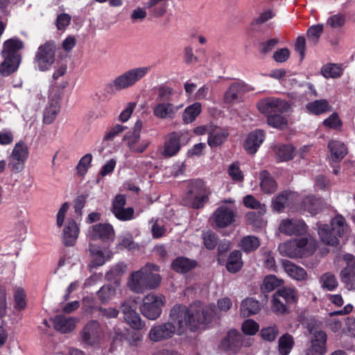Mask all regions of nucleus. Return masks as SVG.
Instances as JSON below:
<instances>
[{"mask_svg":"<svg viewBox=\"0 0 355 355\" xmlns=\"http://www.w3.org/2000/svg\"><path fill=\"white\" fill-rule=\"evenodd\" d=\"M210 192L203 181L195 180L190 184V189L185 198V204L193 208L202 207L208 200Z\"/></svg>","mask_w":355,"mask_h":355,"instance_id":"10","label":"nucleus"},{"mask_svg":"<svg viewBox=\"0 0 355 355\" xmlns=\"http://www.w3.org/2000/svg\"><path fill=\"white\" fill-rule=\"evenodd\" d=\"M29 150L27 144L22 140L17 142L8 157V166L15 173L21 172L28 159Z\"/></svg>","mask_w":355,"mask_h":355,"instance_id":"11","label":"nucleus"},{"mask_svg":"<svg viewBox=\"0 0 355 355\" xmlns=\"http://www.w3.org/2000/svg\"><path fill=\"white\" fill-rule=\"evenodd\" d=\"M306 108L310 113L319 115L329 111V105L327 100L320 99L307 103Z\"/></svg>","mask_w":355,"mask_h":355,"instance_id":"41","label":"nucleus"},{"mask_svg":"<svg viewBox=\"0 0 355 355\" xmlns=\"http://www.w3.org/2000/svg\"><path fill=\"white\" fill-rule=\"evenodd\" d=\"M277 158L280 162L291 159L294 155V148L291 145L279 144L274 148Z\"/></svg>","mask_w":355,"mask_h":355,"instance_id":"40","label":"nucleus"},{"mask_svg":"<svg viewBox=\"0 0 355 355\" xmlns=\"http://www.w3.org/2000/svg\"><path fill=\"white\" fill-rule=\"evenodd\" d=\"M127 266L124 263H118L106 273V278L109 281L117 283L116 278L121 276L126 271Z\"/></svg>","mask_w":355,"mask_h":355,"instance_id":"51","label":"nucleus"},{"mask_svg":"<svg viewBox=\"0 0 355 355\" xmlns=\"http://www.w3.org/2000/svg\"><path fill=\"white\" fill-rule=\"evenodd\" d=\"M116 295V288L113 286L106 285L101 288L98 291L100 300L105 303L112 299Z\"/></svg>","mask_w":355,"mask_h":355,"instance_id":"55","label":"nucleus"},{"mask_svg":"<svg viewBox=\"0 0 355 355\" xmlns=\"http://www.w3.org/2000/svg\"><path fill=\"white\" fill-rule=\"evenodd\" d=\"M251 89L243 83H232L225 94V101L232 103L238 98L240 92L250 91Z\"/></svg>","mask_w":355,"mask_h":355,"instance_id":"37","label":"nucleus"},{"mask_svg":"<svg viewBox=\"0 0 355 355\" xmlns=\"http://www.w3.org/2000/svg\"><path fill=\"white\" fill-rule=\"evenodd\" d=\"M228 135L227 130L220 127H212L209 132L208 144L211 148L219 146L226 141Z\"/></svg>","mask_w":355,"mask_h":355,"instance_id":"27","label":"nucleus"},{"mask_svg":"<svg viewBox=\"0 0 355 355\" xmlns=\"http://www.w3.org/2000/svg\"><path fill=\"white\" fill-rule=\"evenodd\" d=\"M261 309L259 301L253 298L243 300L241 305V312L244 317L257 313Z\"/></svg>","mask_w":355,"mask_h":355,"instance_id":"39","label":"nucleus"},{"mask_svg":"<svg viewBox=\"0 0 355 355\" xmlns=\"http://www.w3.org/2000/svg\"><path fill=\"white\" fill-rule=\"evenodd\" d=\"M283 283V281L277 278L275 275H268L265 277L261 290L263 292H270L275 290L277 287L279 286Z\"/></svg>","mask_w":355,"mask_h":355,"instance_id":"52","label":"nucleus"},{"mask_svg":"<svg viewBox=\"0 0 355 355\" xmlns=\"http://www.w3.org/2000/svg\"><path fill=\"white\" fill-rule=\"evenodd\" d=\"M283 267L285 272L295 280L302 281L307 277V273L304 268L296 266L290 261H284Z\"/></svg>","mask_w":355,"mask_h":355,"instance_id":"31","label":"nucleus"},{"mask_svg":"<svg viewBox=\"0 0 355 355\" xmlns=\"http://www.w3.org/2000/svg\"><path fill=\"white\" fill-rule=\"evenodd\" d=\"M23 43L17 39H10L3 44L2 56L3 62L0 65V73L3 76H8L17 70L20 62L19 50L22 49Z\"/></svg>","mask_w":355,"mask_h":355,"instance_id":"5","label":"nucleus"},{"mask_svg":"<svg viewBox=\"0 0 355 355\" xmlns=\"http://www.w3.org/2000/svg\"><path fill=\"white\" fill-rule=\"evenodd\" d=\"M340 279L347 289L355 290V270L342 269Z\"/></svg>","mask_w":355,"mask_h":355,"instance_id":"50","label":"nucleus"},{"mask_svg":"<svg viewBox=\"0 0 355 355\" xmlns=\"http://www.w3.org/2000/svg\"><path fill=\"white\" fill-rule=\"evenodd\" d=\"M89 252L92 257L91 262L89 264L90 269L103 266L110 259L109 254L105 255L102 250L91 244L89 245Z\"/></svg>","mask_w":355,"mask_h":355,"instance_id":"32","label":"nucleus"},{"mask_svg":"<svg viewBox=\"0 0 355 355\" xmlns=\"http://www.w3.org/2000/svg\"><path fill=\"white\" fill-rule=\"evenodd\" d=\"M277 334L278 330L275 326L263 328L261 331L262 338L270 342L275 340Z\"/></svg>","mask_w":355,"mask_h":355,"instance_id":"64","label":"nucleus"},{"mask_svg":"<svg viewBox=\"0 0 355 355\" xmlns=\"http://www.w3.org/2000/svg\"><path fill=\"white\" fill-rule=\"evenodd\" d=\"M202 112V105L196 102L187 106L182 114V119L184 123H193Z\"/></svg>","mask_w":355,"mask_h":355,"instance_id":"36","label":"nucleus"},{"mask_svg":"<svg viewBox=\"0 0 355 355\" xmlns=\"http://www.w3.org/2000/svg\"><path fill=\"white\" fill-rule=\"evenodd\" d=\"M328 148L331 153V159L336 162L343 159L347 153L346 146L340 141L332 140L329 141Z\"/></svg>","mask_w":355,"mask_h":355,"instance_id":"30","label":"nucleus"},{"mask_svg":"<svg viewBox=\"0 0 355 355\" xmlns=\"http://www.w3.org/2000/svg\"><path fill=\"white\" fill-rule=\"evenodd\" d=\"M259 179L261 189L264 193H272L277 190V184L268 171H261Z\"/></svg>","mask_w":355,"mask_h":355,"instance_id":"38","label":"nucleus"},{"mask_svg":"<svg viewBox=\"0 0 355 355\" xmlns=\"http://www.w3.org/2000/svg\"><path fill=\"white\" fill-rule=\"evenodd\" d=\"M259 329V325L254 320L248 319L242 324V331L246 335L256 334Z\"/></svg>","mask_w":355,"mask_h":355,"instance_id":"58","label":"nucleus"},{"mask_svg":"<svg viewBox=\"0 0 355 355\" xmlns=\"http://www.w3.org/2000/svg\"><path fill=\"white\" fill-rule=\"evenodd\" d=\"M316 248V241L314 239H302L281 243L278 249L282 255L296 258L311 254L315 252Z\"/></svg>","mask_w":355,"mask_h":355,"instance_id":"6","label":"nucleus"},{"mask_svg":"<svg viewBox=\"0 0 355 355\" xmlns=\"http://www.w3.org/2000/svg\"><path fill=\"white\" fill-rule=\"evenodd\" d=\"M346 22L345 15L338 13L330 16L327 20V25L334 29L342 28Z\"/></svg>","mask_w":355,"mask_h":355,"instance_id":"56","label":"nucleus"},{"mask_svg":"<svg viewBox=\"0 0 355 355\" xmlns=\"http://www.w3.org/2000/svg\"><path fill=\"white\" fill-rule=\"evenodd\" d=\"M279 230L288 236L301 235L306 232L307 225L300 219H284L281 221Z\"/></svg>","mask_w":355,"mask_h":355,"instance_id":"21","label":"nucleus"},{"mask_svg":"<svg viewBox=\"0 0 355 355\" xmlns=\"http://www.w3.org/2000/svg\"><path fill=\"white\" fill-rule=\"evenodd\" d=\"M178 331L169 321L154 325L150 330L148 338L155 343L167 340L172 338Z\"/></svg>","mask_w":355,"mask_h":355,"instance_id":"19","label":"nucleus"},{"mask_svg":"<svg viewBox=\"0 0 355 355\" xmlns=\"http://www.w3.org/2000/svg\"><path fill=\"white\" fill-rule=\"evenodd\" d=\"M265 139V132L261 130H255L248 134L243 147L248 154L254 155Z\"/></svg>","mask_w":355,"mask_h":355,"instance_id":"23","label":"nucleus"},{"mask_svg":"<svg viewBox=\"0 0 355 355\" xmlns=\"http://www.w3.org/2000/svg\"><path fill=\"white\" fill-rule=\"evenodd\" d=\"M93 156L91 153H87L80 158L76 169L78 176H85L91 166Z\"/></svg>","mask_w":355,"mask_h":355,"instance_id":"44","label":"nucleus"},{"mask_svg":"<svg viewBox=\"0 0 355 355\" xmlns=\"http://www.w3.org/2000/svg\"><path fill=\"white\" fill-rule=\"evenodd\" d=\"M203 241L207 249H214L218 243L217 236L211 232H206L203 234Z\"/></svg>","mask_w":355,"mask_h":355,"instance_id":"61","label":"nucleus"},{"mask_svg":"<svg viewBox=\"0 0 355 355\" xmlns=\"http://www.w3.org/2000/svg\"><path fill=\"white\" fill-rule=\"evenodd\" d=\"M136 331H128L125 340L127 341L128 345L132 347H137L143 339V334Z\"/></svg>","mask_w":355,"mask_h":355,"instance_id":"59","label":"nucleus"},{"mask_svg":"<svg viewBox=\"0 0 355 355\" xmlns=\"http://www.w3.org/2000/svg\"><path fill=\"white\" fill-rule=\"evenodd\" d=\"M242 337L236 330L232 329L221 341L220 347L226 352L234 353L243 345Z\"/></svg>","mask_w":355,"mask_h":355,"instance_id":"25","label":"nucleus"},{"mask_svg":"<svg viewBox=\"0 0 355 355\" xmlns=\"http://www.w3.org/2000/svg\"><path fill=\"white\" fill-rule=\"evenodd\" d=\"M79 232V227L76 222L72 218H68L62 230L63 243L67 246L74 245L78 239Z\"/></svg>","mask_w":355,"mask_h":355,"instance_id":"24","label":"nucleus"},{"mask_svg":"<svg viewBox=\"0 0 355 355\" xmlns=\"http://www.w3.org/2000/svg\"><path fill=\"white\" fill-rule=\"evenodd\" d=\"M322 201L320 198L313 196H307L302 202L301 211L303 213L307 212L311 216L315 215L322 209Z\"/></svg>","mask_w":355,"mask_h":355,"instance_id":"29","label":"nucleus"},{"mask_svg":"<svg viewBox=\"0 0 355 355\" xmlns=\"http://www.w3.org/2000/svg\"><path fill=\"white\" fill-rule=\"evenodd\" d=\"M259 245L260 241L254 236H246L241 240L239 243L241 250L247 253L256 250Z\"/></svg>","mask_w":355,"mask_h":355,"instance_id":"42","label":"nucleus"},{"mask_svg":"<svg viewBox=\"0 0 355 355\" xmlns=\"http://www.w3.org/2000/svg\"><path fill=\"white\" fill-rule=\"evenodd\" d=\"M310 346L305 355H324L327 352V334L321 330L311 332Z\"/></svg>","mask_w":355,"mask_h":355,"instance_id":"17","label":"nucleus"},{"mask_svg":"<svg viewBox=\"0 0 355 355\" xmlns=\"http://www.w3.org/2000/svg\"><path fill=\"white\" fill-rule=\"evenodd\" d=\"M276 296H279L285 303L292 304L297 300V291L290 287H284L275 292Z\"/></svg>","mask_w":355,"mask_h":355,"instance_id":"43","label":"nucleus"},{"mask_svg":"<svg viewBox=\"0 0 355 355\" xmlns=\"http://www.w3.org/2000/svg\"><path fill=\"white\" fill-rule=\"evenodd\" d=\"M126 128V126L121 124L114 125L106 132L104 136V140H113L116 136L124 132Z\"/></svg>","mask_w":355,"mask_h":355,"instance_id":"60","label":"nucleus"},{"mask_svg":"<svg viewBox=\"0 0 355 355\" xmlns=\"http://www.w3.org/2000/svg\"><path fill=\"white\" fill-rule=\"evenodd\" d=\"M15 307L17 310L24 309L26 306V293L22 288L17 287L15 291Z\"/></svg>","mask_w":355,"mask_h":355,"instance_id":"57","label":"nucleus"},{"mask_svg":"<svg viewBox=\"0 0 355 355\" xmlns=\"http://www.w3.org/2000/svg\"><path fill=\"white\" fill-rule=\"evenodd\" d=\"M116 165V161L114 159H110L102 166L98 175L105 177L111 174L114 170Z\"/></svg>","mask_w":355,"mask_h":355,"instance_id":"63","label":"nucleus"},{"mask_svg":"<svg viewBox=\"0 0 355 355\" xmlns=\"http://www.w3.org/2000/svg\"><path fill=\"white\" fill-rule=\"evenodd\" d=\"M321 286L329 291H334L338 285V281L334 275L331 272L323 274L320 278Z\"/></svg>","mask_w":355,"mask_h":355,"instance_id":"46","label":"nucleus"},{"mask_svg":"<svg viewBox=\"0 0 355 355\" xmlns=\"http://www.w3.org/2000/svg\"><path fill=\"white\" fill-rule=\"evenodd\" d=\"M180 150V134L173 132L168 139L165 142L162 153L164 157H171L175 155Z\"/></svg>","mask_w":355,"mask_h":355,"instance_id":"28","label":"nucleus"},{"mask_svg":"<svg viewBox=\"0 0 355 355\" xmlns=\"http://www.w3.org/2000/svg\"><path fill=\"white\" fill-rule=\"evenodd\" d=\"M61 94L60 89L55 87H52L49 89V101L43 112L44 123L49 125L55 120L60 109Z\"/></svg>","mask_w":355,"mask_h":355,"instance_id":"13","label":"nucleus"},{"mask_svg":"<svg viewBox=\"0 0 355 355\" xmlns=\"http://www.w3.org/2000/svg\"><path fill=\"white\" fill-rule=\"evenodd\" d=\"M137 103L135 102H129L125 109L120 113L119 119L120 121L125 123L130 118L134 110L135 109Z\"/></svg>","mask_w":355,"mask_h":355,"instance_id":"62","label":"nucleus"},{"mask_svg":"<svg viewBox=\"0 0 355 355\" xmlns=\"http://www.w3.org/2000/svg\"><path fill=\"white\" fill-rule=\"evenodd\" d=\"M121 311L123 314L125 321L134 330H141L145 327V322L143 321L137 313V304L135 301L126 300L121 304Z\"/></svg>","mask_w":355,"mask_h":355,"instance_id":"15","label":"nucleus"},{"mask_svg":"<svg viewBox=\"0 0 355 355\" xmlns=\"http://www.w3.org/2000/svg\"><path fill=\"white\" fill-rule=\"evenodd\" d=\"M88 236L91 240L100 239L103 241H113L115 237L113 227L107 223H98L89 229Z\"/></svg>","mask_w":355,"mask_h":355,"instance_id":"20","label":"nucleus"},{"mask_svg":"<svg viewBox=\"0 0 355 355\" xmlns=\"http://www.w3.org/2000/svg\"><path fill=\"white\" fill-rule=\"evenodd\" d=\"M348 227L345 220L342 216H336L331 220V228L327 224L319 223L318 232L321 241L329 245L336 246L338 244V237L347 235Z\"/></svg>","mask_w":355,"mask_h":355,"instance_id":"4","label":"nucleus"},{"mask_svg":"<svg viewBox=\"0 0 355 355\" xmlns=\"http://www.w3.org/2000/svg\"><path fill=\"white\" fill-rule=\"evenodd\" d=\"M56 46L53 42H46L39 46L35 57V63L40 71L49 70L55 61Z\"/></svg>","mask_w":355,"mask_h":355,"instance_id":"12","label":"nucleus"},{"mask_svg":"<svg viewBox=\"0 0 355 355\" xmlns=\"http://www.w3.org/2000/svg\"><path fill=\"white\" fill-rule=\"evenodd\" d=\"M323 28V24H320L311 26L310 28H309L307 30L309 42L313 45L316 44L322 33Z\"/></svg>","mask_w":355,"mask_h":355,"instance_id":"54","label":"nucleus"},{"mask_svg":"<svg viewBox=\"0 0 355 355\" xmlns=\"http://www.w3.org/2000/svg\"><path fill=\"white\" fill-rule=\"evenodd\" d=\"M165 303L166 297L164 295L150 293L143 298L140 311L146 318L154 320L161 315Z\"/></svg>","mask_w":355,"mask_h":355,"instance_id":"8","label":"nucleus"},{"mask_svg":"<svg viewBox=\"0 0 355 355\" xmlns=\"http://www.w3.org/2000/svg\"><path fill=\"white\" fill-rule=\"evenodd\" d=\"M242 253L239 250L232 251L227 260L226 268L232 273L239 271L243 267Z\"/></svg>","mask_w":355,"mask_h":355,"instance_id":"33","label":"nucleus"},{"mask_svg":"<svg viewBox=\"0 0 355 355\" xmlns=\"http://www.w3.org/2000/svg\"><path fill=\"white\" fill-rule=\"evenodd\" d=\"M159 270L157 265L146 263L139 270L131 273L128 281V288L135 293H143L147 290L157 288L161 283Z\"/></svg>","mask_w":355,"mask_h":355,"instance_id":"3","label":"nucleus"},{"mask_svg":"<svg viewBox=\"0 0 355 355\" xmlns=\"http://www.w3.org/2000/svg\"><path fill=\"white\" fill-rule=\"evenodd\" d=\"M78 321V320L76 318L59 315L53 318V324L56 330L66 334L75 329Z\"/></svg>","mask_w":355,"mask_h":355,"instance_id":"26","label":"nucleus"},{"mask_svg":"<svg viewBox=\"0 0 355 355\" xmlns=\"http://www.w3.org/2000/svg\"><path fill=\"white\" fill-rule=\"evenodd\" d=\"M321 73L326 78H336L342 75L343 71L337 64H327L322 67Z\"/></svg>","mask_w":355,"mask_h":355,"instance_id":"47","label":"nucleus"},{"mask_svg":"<svg viewBox=\"0 0 355 355\" xmlns=\"http://www.w3.org/2000/svg\"><path fill=\"white\" fill-rule=\"evenodd\" d=\"M257 107L261 113L269 116L274 113L282 114L287 112L289 105L286 101L280 98L267 97L259 100L257 104Z\"/></svg>","mask_w":355,"mask_h":355,"instance_id":"16","label":"nucleus"},{"mask_svg":"<svg viewBox=\"0 0 355 355\" xmlns=\"http://www.w3.org/2000/svg\"><path fill=\"white\" fill-rule=\"evenodd\" d=\"M264 214H261L259 210L256 211H249L246 214L245 218L248 223L256 228H261L264 227L266 222L264 220L263 216Z\"/></svg>","mask_w":355,"mask_h":355,"instance_id":"45","label":"nucleus"},{"mask_svg":"<svg viewBox=\"0 0 355 355\" xmlns=\"http://www.w3.org/2000/svg\"><path fill=\"white\" fill-rule=\"evenodd\" d=\"M150 67H139L130 69L117 76L107 88L114 87L116 90H123L135 85L150 71Z\"/></svg>","mask_w":355,"mask_h":355,"instance_id":"7","label":"nucleus"},{"mask_svg":"<svg viewBox=\"0 0 355 355\" xmlns=\"http://www.w3.org/2000/svg\"><path fill=\"white\" fill-rule=\"evenodd\" d=\"M244 205L250 209L259 210L261 214H265L266 207L264 204H261L253 196L248 195L243 198V200Z\"/></svg>","mask_w":355,"mask_h":355,"instance_id":"53","label":"nucleus"},{"mask_svg":"<svg viewBox=\"0 0 355 355\" xmlns=\"http://www.w3.org/2000/svg\"><path fill=\"white\" fill-rule=\"evenodd\" d=\"M267 122L270 126L277 129H284L288 125L287 119L279 113H274L268 116Z\"/></svg>","mask_w":355,"mask_h":355,"instance_id":"48","label":"nucleus"},{"mask_svg":"<svg viewBox=\"0 0 355 355\" xmlns=\"http://www.w3.org/2000/svg\"><path fill=\"white\" fill-rule=\"evenodd\" d=\"M294 345L293 338L291 335L285 334L279 339V351L282 355H288Z\"/></svg>","mask_w":355,"mask_h":355,"instance_id":"49","label":"nucleus"},{"mask_svg":"<svg viewBox=\"0 0 355 355\" xmlns=\"http://www.w3.org/2000/svg\"><path fill=\"white\" fill-rule=\"evenodd\" d=\"M225 203L230 205H223L218 207L213 215L214 220L218 227H226L231 225L236 216V209L234 205V200H226Z\"/></svg>","mask_w":355,"mask_h":355,"instance_id":"14","label":"nucleus"},{"mask_svg":"<svg viewBox=\"0 0 355 355\" xmlns=\"http://www.w3.org/2000/svg\"><path fill=\"white\" fill-rule=\"evenodd\" d=\"M214 308V305H204L200 302H195L189 306L177 304L170 311L168 321L175 328L178 335H182L188 329L196 331L211 322L216 315Z\"/></svg>","mask_w":355,"mask_h":355,"instance_id":"1","label":"nucleus"},{"mask_svg":"<svg viewBox=\"0 0 355 355\" xmlns=\"http://www.w3.org/2000/svg\"><path fill=\"white\" fill-rule=\"evenodd\" d=\"M125 204L126 199L123 195H116L113 200L112 212L119 220L126 221L134 218V209L125 207Z\"/></svg>","mask_w":355,"mask_h":355,"instance_id":"18","label":"nucleus"},{"mask_svg":"<svg viewBox=\"0 0 355 355\" xmlns=\"http://www.w3.org/2000/svg\"><path fill=\"white\" fill-rule=\"evenodd\" d=\"M296 196L295 193L291 191H284L279 194L272 201L273 208L278 211H282L285 207L289 206Z\"/></svg>","mask_w":355,"mask_h":355,"instance_id":"35","label":"nucleus"},{"mask_svg":"<svg viewBox=\"0 0 355 355\" xmlns=\"http://www.w3.org/2000/svg\"><path fill=\"white\" fill-rule=\"evenodd\" d=\"M123 141L129 150L133 153H144L150 144L147 139H141V135L127 132L123 137Z\"/></svg>","mask_w":355,"mask_h":355,"instance_id":"22","label":"nucleus"},{"mask_svg":"<svg viewBox=\"0 0 355 355\" xmlns=\"http://www.w3.org/2000/svg\"><path fill=\"white\" fill-rule=\"evenodd\" d=\"M81 342L87 346L98 345L105 338L103 326L97 320L89 321L80 332Z\"/></svg>","mask_w":355,"mask_h":355,"instance_id":"9","label":"nucleus"},{"mask_svg":"<svg viewBox=\"0 0 355 355\" xmlns=\"http://www.w3.org/2000/svg\"><path fill=\"white\" fill-rule=\"evenodd\" d=\"M196 265V261L184 257H180L173 260L171 266L178 272L186 273L195 268Z\"/></svg>","mask_w":355,"mask_h":355,"instance_id":"34","label":"nucleus"},{"mask_svg":"<svg viewBox=\"0 0 355 355\" xmlns=\"http://www.w3.org/2000/svg\"><path fill=\"white\" fill-rule=\"evenodd\" d=\"M153 90L155 95V103L151 107L153 116L160 120L173 119L183 105H175L172 103L173 88L159 85Z\"/></svg>","mask_w":355,"mask_h":355,"instance_id":"2","label":"nucleus"}]
</instances>
